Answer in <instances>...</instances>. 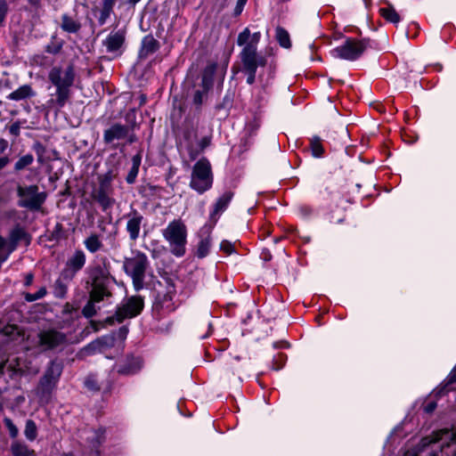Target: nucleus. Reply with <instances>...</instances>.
I'll return each mask as SVG.
<instances>
[{
	"label": "nucleus",
	"instance_id": "39",
	"mask_svg": "<svg viewBox=\"0 0 456 456\" xmlns=\"http://www.w3.org/2000/svg\"><path fill=\"white\" fill-rule=\"evenodd\" d=\"M38 434V429L36 422L28 419L26 420L25 428H24V436L29 442H33L37 439Z\"/></svg>",
	"mask_w": 456,
	"mask_h": 456
},
{
	"label": "nucleus",
	"instance_id": "22",
	"mask_svg": "<svg viewBox=\"0 0 456 456\" xmlns=\"http://www.w3.org/2000/svg\"><path fill=\"white\" fill-rule=\"evenodd\" d=\"M379 4H385V7L379 9V14L388 23L397 26L402 20L400 14L396 12L394 4L388 0H379Z\"/></svg>",
	"mask_w": 456,
	"mask_h": 456
},
{
	"label": "nucleus",
	"instance_id": "9",
	"mask_svg": "<svg viewBox=\"0 0 456 456\" xmlns=\"http://www.w3.org/2000/svg\"><path fill=\"white\" fill-rule=\"evenodd\" d=\"M16 192L18 206L30 210H39L46 200V193L40 192L37 184L18 185Z\"/></svg>",
	"mask_w": 456,
	"mask_h": 456
},
{
	"label": "nucleus",
	"instance_id": "41",
	"mask_svg": "<svg viewBox=\"0 0 456 456\" xmlns=\"http://www.w3.org/2000/svg\"><path fill=\"white\" fill-rule=\"evenodd\" d=\"M130 277L132 278L134 289L136 292L142 290L143 288L151 290L152 287H153V282L156 281H152L145 283L144 282L145 275H134V276H130Z\"/></svg>",
	"mask_w": 456,
	"mask_h": 456
},
{
	"label": "nucleus",
	"instance_id": "24",
	"mask_svg": "<svg viewBox=\"0 0 456 456\" xmlns=\"http://www.w3.org/2000/svg\"><path fill=\"white\" fill-rule=\"evenodd\" d=\"M234 99L235 90L228 88L223 98L215 105L216 112L218 113L221 111H224V118H227L230 115V111L233 107Z\"/></svg>",
	"mask_w": 456,
	"mask_h": 456
},
{
	"label": "nucleus",
	"instance_id": "15",
	"mask_svg": "<svg viewBox=\"0 0 456 456\" xmlns=\"http://www.w3.org/2000/svg\"><path fill=\"white\" fill-rule=\"evenodd\" d=\"M118 316L121 319H132L142 314L144 308V297L141 295L131 296L126 302L120 306Z\"/></svg>",
	"mask_w": 456,
	"mask_h": 456
},
{
	"label": "nucleus",
	"instance_id": "30",
	"mask_svg": "<svg viewBox=\"0 0 456 456\" xmlns=\"http://www.w3.org/2000/svg\"><path fill=\"white\" fill-rule=\"evenodd\" d=\"M142 163V153L137 152L132 157V167L126 176V182L128 184H133L136 181V177L139 174V168Z\"/></svg>",
	"mask_w": 456,
	"mask_h": 456
},
{
	"label": "nucleus",
	"instance_id": "3",
	"mask_svg": "<svg viewBox=\"0 0 456 456\" xmlns=\"http://www.w3.org/2000/svg\"><path fill=\"white\" fill-rule=\"evenodd\" d=\"M91 290L89 297L94 301L108 300L112 297L113 286L117 283L114 276L110 274V264L106 257L102 265H95L90 273Z\"/></svg>",
	"mask_w": 456,
	"mask_h": 456
},
{
	"label": "nucleus",
	"instance_id": "21",
	"mask_svg": "<svg viewBox=\"0 0 456 456\" xmlns=\"http://www.w3.org/2000/svg\"><path fill=\"white\" fill-rule=\"evenodd\" d=\"M160 48V43L151 34L146 35L141 41L137 58L139 61L146 60L150 55L157 53Z\"/></svg>",
	"mask_w": 456,
	"mask_h": 456
},
{
	"label": "nucleus",
	"instance_id": "37",
	"mask_svg": "<svg viewBox=\"0 0 456 456\" xmlns=\"http://www.w3.org/2000/svg\"><path fill=\"white\" fill-rule=\"evenodd\" d=\"M64 41L58 38L57 35L54 34L51 37L50 42L45 46V52L49 54L56 55L61 53Z\"/></svg>",
	"mask_w": 456,
	"mask_h": 456
},
{
	"label": "nucleus",
	"instance_id": "50",
	"mask_svg": "<svg viewBox=\"0 0 456 456\" xmlns=\"http://www.w3.org/2000/svg\"><path fill=\"white\" fill-rule=\"evenodd\" d=\"M98 352H102L97 345L95 339L86 345L81 350L80 354L85 356L94 355Z\"/></svg>",
	"mask_w": 456,
	"mask_h": 456
},
{
	"label": "nucleus",
	"instance_id": "10",
	"mask_svg": "<svg viewBox=\"0 0 456 456\" xmlns=\"http://www.w3.org/2000/svg\"><path fill=\"white\" fill-rule=\"evenodd\" d=\"M38 346L42 351H53L67 343V335L55 329L41 330L37 334Z\"/></svg>",
	"mask_w": 456,
	"mask_h": 456
},
{
	"label": "nucleus",
	"instance_id": "29",
	"mask_svg": "<svg viewBox=\"0 0 456 456\" xmlns=\"http://www.w3.org/2000/svg\"><path fill=\"white\" fill-rule=\"evenodd\" d=\"M323 140L318 136L314 135L309 140V150L311 151L312 157L315 159L323 158L325 155V148L323 146Z\"/></svg>",
	"mask_w": 456,
	"mask_h": 456
},
{
	"label": "nucleus",
	"instance_id": "13",
	"mask_svg": "<svg viewBox=\"0 0 456 456\" xmlns=\"http://www.w3.org/2000/svg\"><path fill=\"white\" fill-rule=\"evenodd\" d=\"M136 126L135 121H133L131 126L124 125L119 122L112 123L108 128L103 131L102 140L106 145L112 144L115 141L125 140L127 138L129 133L134 129Z\"/></svg>",
	"mask_w": 456,
	"mask_h": 456
},
{
	"label": "nucleus",
	"instance_id": "2",
	"mask_svg": "<svg viewBox=\"0 0 456 456\" xmlns=\"http://www.w3.org/2000/svg\"><path fill=\"white\" fill-rule=\"evenodd\" d=\"M76 72L73 63H69L63 70L60 66L53 67L48 73V80L56 87L55 99H51L58 110L62 109L71 96L70 87L75 81Z\"/></svg>",
	"mask_w": 456,
	"mask_h": 456
},
{
	"label": "nucleus",
	"instance_id": "1",
	"mask_svg": "<svg viewBox=\"0 0 456 456\" xmlns=\"http://www.w3.org/2000/svg\"><path fill=\"white\" fill-rule=\"evenodd\" d=\"M261 39V32L251 34L248 28H245L239 33L237 45L242 46L238 54L239 61L232 66V73H242L246 77V83L252 86L256 81V71L264 69L267 64V56L257 51V45Z\"/></svg>",
	"mask_w": 456,
	"mask_h": 456
},
{
	"label": "nucleus",
	"instance_id": "7",
	"mask_svg": "<svg viewBox=\"0 0 456 456\" xmlns=\"http://www.w3.org/2000/svg\"><path fill=\"white\" fill-rule=\"evenodd\" d=\"M373 41L369 37L356 39L354 37H346L344 43L330 51L331 57L348 61L359 60L367 48L371 47Z\"/></svg>",
	"mask_w": 456,
	"mask_h": 456
},
{
	"label": "nucleus",
	"instance_id": "45",
	"mask_svg": "<svg viewBox=\"0 0 456 456\" xmlns=\"http://www.w3.org/2000/svg\"><path fill=\"white\" fill-rule=\"evenodd\" d=\"M114 179V175L112 170L107 171L105 174L99 175L98 181H99V186L107 188L109 190L113 191L112 188V181Z\"/></svg>",
	"mask_w": 456,
	"mask_h": 456
},
{
	"label": "nucleus",
	"instance_id": "49",
	"mask_svg": "<svg viewBox=\"0 0 456 456\" xmlns=\"http://www.w3.org/2000/svg\"><path fill=\"white\" fill-rule=\"evenodd\" d=\"M47 294L45 287H41L36 293L24 292L23 297L27 302H34L43 298Z\"/></svg>",
	"mask_w": 456,
	"mask_h": 456
},
{
	"label": "nucleus",
	"instance_id": "56",
	"mask_svg": "<svg viewBox=\"0 0 456 456\" xmlns=\"http://www.w3.org/2000/svg\"><path fill=\"white\" fill-rule=\"evenodd\" d=\"M219 248L222 252H224V254H226L227 256H230L232 254H234L236 253V249H235V247H234V244L232 243L230 240H223L221 242H220V245H219Z\"/></svg>",
	"mask_w": 456,
	"mask_h": 456
},
{
	"label": "nucleus",
	"instance_id": "14",
	"mask_svg": "<svg viewBox=\"0 0 456 456\" xmlns=\"http://www.w3.org/2000/svg\"><path fill=\"white\" fill-rule=\"evenodd\" d=\"M143 367V360L139 355L128 354L116 364L117 372L122 376H134Z\"/></svg>",
	"mask_w": 456,
	"mask_h": 456
},
{
	"label": "nucleus",
	"instance_id": "58",
	"mask_svg": "<svg viewBox=\"0 0 456 456\" xmlns=\"http://www.w3.org/2000/svg\"><path fill=\"white\" fill-rule=\"evenodd\" d=\"M186 150L191 160H195L200 156V154L203 152L202 151H200V148L198 146L194 147L193 143L187 145Z\"/></svg>",
	"mask_w": 456,
	"mask_h": 456
},
{
	"label": "nucleus",
	"instance_id": "42",
	"mask_svg": "<svg viewBox=\"0 0 456 456\" xmlns=\"http://www.w3.org/2000/svg\"><path fill=\"white\" fill-rule=\"evenodd\" d=\"M208 93L209 91H206L203 88L196 90L194 92L192 97V103L195 106L196 110L200 111L201 110L202 104L208 96Z\"/></svg>",
	"mask_w": 456,
	"mask_h": 456
},
{
	"label": "nucleus",
	"instance_id": "35",
	"mask_svg": "<svg viewBox=\"0 0 456 456\" xmlns=\"http://www.w3.org/2000/svg\"><path fill=\"white\" fill-rule=\"evenodd\" d=\"M12 456H34L35 451L28 448L27 444L20 441H14L11 444Z\"/></svg>",
	"mask_w": 456,
	"mask_h": 456
},
{
	"label": "nucleus",
	"instance_id": "34",
	"mask_svg": "<svg viewBox=\"0 0 456 456\" xmlns=\"http://www.w3.org/2000/svg\"><path fill=\"white\" fill-rule=\"evenodd\" d=\"M84 245L90 253H96L103 248V243L100 239V235L94 232L91 233L85 240Z\"/></svg>",
	"mask_w": 456,
	"mask_h": 456
},
{
	"label": "nucleus",
	"instance_id": "25",
	"mask_svg": "<svg viewBox=\"0 0 456 456\" xmlns=\"http://www.w3.org/2000/svg\"><path fill=\"white\" fill-rule=\"evenodd\" d=\"M74 278L69 277L65 279L63 277V272L61 271L58 279L53 284V295L55 298L64 299L67 297L69 285Z\"/></svg>",
	"mask_w": 456,
	"mask_h": 456
},
{
	"label": "nucleus",
	"instance_id": "19",
	"mask_svg": "<svg viewBox=\"0 0 456 456\" xmlns=\"http://www.w3.org/2000/svg\"><path fill=\"white\" fill-rule=\"evenodd\" d=\"M215 226L205 224L200 230V240L197 245V250L195 256L198 258H204L209 254V250L212 245L211 234Z\"/></svg>",
	"mask_w": 456,
	"mask_h": 456
},
{
	"label": "nucleus",
	"instance_id": "62",
	"mask_svg": "<svg viewBox=\"0 0 456 456\" xmlns=\"http://www.w3.org/2000/svg\"><path fill=\"white\" fill-rule=\"evenodd\" d=\"M260 126V124L257 119H254L253 121L249 122L248 124V131L250 136L255 135L256 134V131L258 130Z\"/></svg>",
	"mask_w": 456,
	"mask_h": 456
},
{
	"label": "nucleus",
	"instance_id": "20",
	"mask_svg": "<svg viewBox=\"0 0 456 456\" xmlns=\"http://www.w3.org/2000/svg\"><path fill=\"white\" fill-rule=\"evenodd\" d=\"M112 192L113 191L98 185L93 188L90 196L98 203L102 212H107L115 203V199L110 196Z\"/></svg>",
	"mask_w": 456,
	"mask_h": 456
},
{
	"label": "nucleus",
	"instance_id": "38",
	"mask_svg": "<svg viewBox=\"0 0 456 456\" xmlns=\"http://www.w3.org/2000/svg\"><path fill=\"white\" fill-rule=\"evenodd\" d=\"M265 68L267 69L266 78H265L263 72H260L258 75L256 74V78L258 79V81L260 83L265 82V84H268L270 81L273 80L275 77L277 64L274 61H272L270 62L267 61V64Z\"/></svg>",
	"mask_w": 456,
	"mask_h": 456
},
{
	"label": "nucleus",
	"instance_id": "54",
	"mask_svg": "<svg viewBox=\"0 0 456 456\" xmlns=\"http://www.w3.org/2000/svg\"><path fill=\"white\" fill-rule=\"evenodd\" d=\"M84 385L85 387L92 392H99L101 390V387L94 375H88L85 379Z\"/></svg>",
	"mask_w": 456,
	"mask_h": 456
},
{
	"label": "nucleus",
	"instance_id": "47",
	"mask_svg": "<svg viewBox=\"0 0 456 456\" xmlns=\"http://www.w3.org/2000/svg\"><path fill=\"white\" fill-rule=\"evenodd\" d=\"M6 370L11 379H16L24 375V370L19 367V361L16 359V363H10L7 365Z\"/></svg>",
	"mask_w": 456,
	"mask_h": 456
},
{
	"label": "nucleus",
	"instance_id": "43",
	"mask_svg": "<svg viewBox=\"0 0 456 456\" xmlns=\"http://www.w3.org/2000/svg\"><path fill=\"white\" fill-rule=\"evenodd\" d=\"M64 238V228L62 224L56 223L53 231L49 232L47 235V240L51 242H59L61 239Z\"/></svg>",
	"mask_w": 456,
	"mask_h": 456
},
{
	"label": "nucleus",
	"instance_id": "11",
	"mask_svg": "<svg viewBox=\"0 0 456 456\" xmlns=\"http://www.w3.org/2000/svg\"><path fill=\"white\" fill-rule=\"evenodd\" d=\"M133 257H125L123 263L124 272L129 275H145L146 270L150 265L145 253L135 250Z\"/></svg>",
	"mask_w": 456,
	"mask_h": 456
},
{
	"label": "nucleus",
	"instance_id": "17",
	"mask_svg": "<svg viewBox=\"0 0 456 456\" xmlns=\"http://www.w3.org/2000/svg\"><path fill=\"white\" fill-rule=\"evenodd\" d=\"M233 197L234 192L231 190L224 191L220 197H218L212 206L207 224L216 226L220 216L228 208Z\"/></svg>",
	"mask_w": 456,
	"mask_h": 456
},
{
	"label": "nucleus",
	"instance_id": "44",
	"mask_svg": "<svg viewBox=\"0 0 456 456\" xmlns=\"http://www.w3.org/2000/svg\"><path fill=\"white\" fill-rule=\"evenodd\" d=\"M95 341L101 350L103 351L104 349L111 348L115 346L116 338L114 334L104 335L95 338Z\"/></svg>",
	"mask_w": 456,
	"mask_h": 456
},
{
	"label": "nucleus",
	"instance_id": "63",
	"mask_svg": "<svg viewBox=\"0 0 456 456\" xmlns=\"http://www.w3.org/2000/svg\"><path fill=\"white\" fill-rule=\"evenodd\" d=\"M444 381L446 383L445 386L453 385L456 383V364L452 369Z\"/></svg>",
	"mask_w": 456,
	"mask_h": 456
},
{
	"label": "nucleus",
	"instance_id": "12",
	"mask_svg": "<svg viewBox=\"0 0 456 456\" xmlns=\"http://www.w3.org/2000/svg\"><path fill=\"white\" fill-rule=\"evenodd\" d=\"M126 36L125 29L111 31L102 41V45L106 47L109 53H112L115 58L120 57L126 51Z\"/></svg>",
	"mask_w": 456,
	"mask_h": 456
},
{
	"label": "nucleus",
	"instance_id": "57",
	"mask_svg": "<svg viewBox=\"0 0 456 456\" xmlns=\"http://www.w3.org/2000/svg\"><path fill=\"white\" fill-rule=\"evenodd\" d=\"M320 196L322 200L328 201L324 205L325 208H330L333 199V191L329 187H325L323 191H320Z\"/></svg>",
	"mask_w": 456,
	"mask_h": 456
},
{
	"label": "nucleus",
	"instance_id": "16",
	"mask_svg": "<svg viewBox=\"0 0 456 456\" xmlns=\"http://www.w3.org/2000/svg\"><path fill=\"white\" fill-rule=\"evenodd\" d=\"M86 263V256L85 252L77 248L74 253L67 259L65 265L61 272H63V277L68 279L69 277L75 278L76 275L85 267Z\"/></svg>",
	"mask_w": 456,
	"mask_h": 456
},
{
	"label": "nucleus",
	"instance_id": "26",
	"mask_svg": "<svg viewBox=\"0 0 456 456\" xmlns=\"http://www.w3.org/2000/svg\"><path fill=\"white\" fill-rule=\"evenodd\" d=\"M36 95V92L33 90L32 86L30 85H23L20 86L19 88L12 92L7 95V99L11 101H21L29 99Z\"/></svg>",
	"mask_w": 456,
	"mask_h": 456
},
{
	"label": "nucleus",
	"instance_id": "23",
	"mask_svg": "<svg viewBox=\"0 0 456 456\" xmlns=\"http://www.w3.org/2000/svg\"><path fill=\"white\" fill-rule=\"evenodd\" d=\"M217 68V63L213 61L208 63L207 66L202 69L200 76L201 81L200 84V88H203L206 91L212 90Z\"/></svg>",
	"mask_w": 456,
	"mask_h": 456
},
{
	"label": "nucleus",
	"instance_id": "36",
	"mask_svg": "<svg viewBox=\"0 0 456 456\" xmlns=\"http://www.w3.org/2000/svg\"><path fill=\"white\" fill-rule=\"evenodd\" d=\"M275 38L281 47L285 49H290L292 46L290 36L287 29L278 26L275 29Z\"/></svg>",
	"mask_w": 456,
	"mask_h": 456
},
{
	"label": "nucleus",
	"instance_id": "5",
	"mask_svg": "<svg viewBox=\"0 0 456 456\" xmlns=\"http://www.w3.org/2000/svg\"><path fill=\"white\" fill-rule=\"evenodd\" d=\"M63 368L62 360L56 357L49 361L37 386V395L40 399L47 400L51 397L60 381Z\"/></svg>",
	"mask_w": 456,
	"mask_h": 456
},
{
	"label": "nucleus",
	"instance_id": "27",
	"mask_svg": "<svg viewBox=\"0 0 456 456\" xmlns=\"http://www.w3.org/2000/svg\"><path fill=\"white\" fill-rule=\"evenodd\" d=\"M106 441V428L100 427L94 430V436L89 441L96 456H101V446Z\"/></svg>",
	"mask_w": 456,
	"mask_h": 456
},
{
	"label": "nucleus",
	"instance_id": "8",
	"mask_svg": "<svg viewBox=\"0 0 456 456\" xmlns=\"http://www.w3.org/2000/svg\"><path fill=\"white\" fill-rule=\"evenodd\" d=\"M163 237L170 245L171 253L182 257L186 252L187 228L181 220H173L163 231Z\"/></svg>",
	"mask_w": 456,
	"mask_h": 456
},
{
	"label": "nucleus",
	"instance_id": "48",
	"mask_svg": "<svg viewBox=\"0 0 456 456\" xmlns=\"http://www.w3.org/2000/svg\"><path fill=\"white\" fill-rule=\"evenodd\" d=\"M288 360V356L284 353H278L273 356L272 361V369L274 370H280L284 367Z\"/></svg>",
	"mask_w": 456,
	"mask_h": 456
},
{
	"label": "nucleus",
	"instance_id": "60",
	"mask_svg": "<svg viewBox=\"0 0 456 456\" xmlns=\"http://www.w3.org/2000/svg\"><path fill=\"white\" fill-rule=\"evenodd\" d=\"M212 142V137L210 135L203 136L198 142V147L200 151H204L208 147L210 146Z\"/></svg>",
	"mask_w": 456,
	"mask_h": 456
},
{
	"label": "nucleus",
	"instance_id": "31",
	"mask_svg": "<svg viewBox=\"0 0 456 456\" xmlns=\"http://www.w3.org/2000/svg\"><path fill=\"white\" fill-rule=\"evenodd\" d=\"M9 238L11 242L14 245L21 240H26L27 244H29L31 240V235L19 224L12 228Z\"/></svg>",
	"mask_w": 456,
	"mask_h": 456
},
{
	"label": "nucleus",
	"instance_id": "64",
	"mask_svg": "<svg viewBox=\"0 0 456 456\" xmlns=\"http://www.w3.org/2000/svg\"><path fill=\"white\" fill-rule=\"evenodd\" d=\"M9 133L17 137L20 135V124L19 121H15L13 122L10 126H9Z\"/></svg>",
	"mask_w": 456,
	"mask_h": 456
},
{
	"label": "nucleus",
	"instance_id": "4",
	"mask_svg": "<svg viewBox=\"0 0 456 456\" xmlns=\"http://www.w3.org/2000/svg\"><path fill=\"white\" fill-rule=\"evenodd\" d=\"M175 293L173 283H168L167 287H164L159 280L153 282L151 297L153 299L151 312L154 319L161 320L175 310L174 303Z\"/></svg>",
	"mask_w": 456,
	"mask_h": 456
},
{
	"label": "nucleus",
	"instance_id": "46",
	"mask_svg": "<svg viewBox=\"0 0 456 456\" xmlns=\"http://www.w3.org/2000/svg\"><path fill=\"white\" fill-rule=\"evenodd\" d=\"M100 302L101 301H94V300H93V297H89L88 301L86 302V304L85 305V306L82 309V314L87 319L94 316L97 313L94 305L96 303H100Z\"/></svg>",
	"mask_w": 456,
	"mask_h": 456
},
{
	"label": "nucleus",
	"instance_id": "32",
	"mask_svg": "<svg viewBox=\"0 0 456 456\" xmlns=\"http://www.w3.org/2000/svg\"><path fill=\"white\" fill-rule=\"evenodd\" d=\"M117 0H102V7L100 11V16L98 17L99 26H103L110 14L113 12V8Z\"/></svg>",
	"mask_w": 456,
	"mask_h": 456
},
{
	"label": "nucleus",
	"instance_id": "6",
	"mask_svg": "<svg viewBox=\"0 0 456 456\" xmlns=\"http://www.w3.org/2000/svg\"><path fill=\"white\" fill-rule=\"evenodd\" d=\"M214 183V174L210 161L202 157L193 165L189 186L199 194L209 191Z\"/></svg>",
	"mask_w": 456,
	"mask_h": 456
},
{
	"label": "nucleus",
	"instance_id": "40",
	"mask_svg": "<svg viewBox=\"0 0 456 456\" xmlns=\"http://www.w3.org/2000/svg\"><path fill=\"white\" fill-rule=\"evenodd\" d=\"M34 161V156L30 153L21 156L14 164L13 172L19 173L28 167H29Z\"/></svg>",
	"mask_w": 456,
	"mask_h": 456
},
{
	"label": "nucleus",
	"instance_id": "28",
	"mask_svg": "<svg viewBox=\"0 0 456 456\" xmlns=\"http://www.w3.org/2000/svg\"><path fill=\"white\" fill-rule=\"evenodd\" d=\"M61 28L65 32L76 34L80 30L81 23L74 20L68 13H63L61 15Z\"/></svg>",
	"mask_w": 456,
	"mask_h": 456
},
{
	"label": "nucleus",
	"instance_id": "18",
	"mask_svg": "<svg viewBox=\"0 0 456 456\" xmlns=\"http://www.w3.org/2000/svg\"><path fill=\"white\" fill-rule=\"evenodd\" d=\"M127 220L126 231L129 234L131 241H136L140 236L142 223L144 220L143 216L135 208H131L130 212L123 216Z\"/></svg>",
	"mask_w": 456,
	"mask_h": 456
},
{
	"label": "nucleus",
	"instance_id": "52",
	"mask_svg": "<svg viewBox=\"0 0 456 456\" xmlns=\"http://www.w3.org/2000/svg\"><path fill=\"white\" fill-rule=\"evenodd\" d=\"M3 422L4 424V427L7 428V430L9 432L10 437L12 439H16L17 436H19V429H18L17 426L8 417H4L3 419Z\"/></svg>",
	"mask_w": 456,
	"mask_h": 456
},
{
	"label": "nucleus",
	"instance_id": "61",
	"mask_svg": "<svg viewBox=\"0 0 456 456\" xmlns=\"http://www.w3.org/2000/svg\"><path fill=\"white\" fill-rule=\"evenodd\" d=\"M248 0H237L236 5L233 9V16L238 17L241 14Z\"/></svg>",
	"mask_w": 456,
	"mask_h": 456
},
{
	"label": "nucleus",
	"instance_id": "59",
	"mask_svg": "<svg viewBox=\"0 0 456 456\" xmlns=\"http://www.w3.org/2000/svg\"><path fill=\"white\" fill-rule=\"evenodd\" d=\"M8 4L5 0H0V26L4 23L8 13Z\"/></svg>",
	"mask_w": 456,
	"mask_h": 456
},
{
	"label": "nucleus",
	"instance_id": "33",
	"mask_svg": "<svg viewBox=\"0 0 456 456\" xmlns=\"http://www.w3.org/2000/svg\"><path fill=\"white\" fill-rule=\"evenodd\" d=\"M179 136L183 140L186 146L192 144L193 140L197 137V128L193 125L185 124L180 128Z\"/></svg>",
	"mask_w": 456,
	"mask_h": 456
},
{
	"label": "nucleus",
	"instance_id": "53",
	"mask_svg": "<svg viewBox=\"0 0 456 456\" xmlns=\"http://www.w3.org/2000/svg\"><path fill=\"white\" fill-rule=\"evenodd\" d=\"M297 212L303 218H310L314 215L315 210L310 205L300 204L297 207Z\"/></svg>",
	"mask_w": 456,
	"mask_h": 456
},
{
	"label": "nucleus",
	"instance_id": "55",
	"mask_svg": "<svg viewBox=\"0 0 456 456\" xmlns=\"http://www.w3.org/2000/svg\"><path fill=\"white\" fill-rule=\"evenodd\" d=\"M118 314H119V310L117 307L116 312L113 315L106 317L102 322V327L112 326L115 324L116 322L118 323L123 322L125 321V319H121L120 316H118Z\"/></svg>",
	"mask_w": 456,
	"mask_h": 456
},
{
	"label": "nucleus",
	"instance_id": "51",
	"mask_svg": "<svg viewBox=\"0 0 456 456\" xmlns=\"http://www.w3.org/2000/svg\"><path fill=\"white\" fill-rule=\"evenodd\" d=\"M32 150L37 157V161L43 164L45 162V153L46 152L45 146L41 142L36 141L32 145Z\"/></svg>",
	"mask_w": 456,
	"mask_h": 456
}]
</instances>
